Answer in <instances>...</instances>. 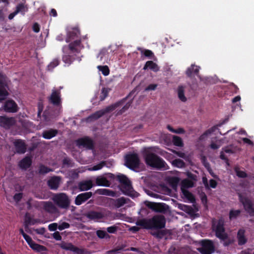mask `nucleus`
<instances>
[{"mask_svg": "<svg viewBox=\"0 0 254 254\" xmlns=\"http://www.w3.org/2000/svg\"><path fill=\"white\" fill-rule=\"evenodd\" d=\"M136 224L146 229H162L165 227L166 220L164 216L157 215L150 219L138 220Z\"/></svg>", "mask_w": 254, "mask_h": 254, "instance_id": "f257e3e1", "label": "nucleus"}, {"mask_svg": "<svg viewBox=\"0 0 254 254\" xmlns=\"http://www.w3.org/2000/svg\"><path fill=\"white\" fill-rule=\"evenodd\" d=\"M143 157L146 164L152 168L160 170L168 169L167 163L160 157L148 150H145Z\"/></svg>", "mask_w": 254, "mask_h": 254, "instance_id": "f03ea898", "label": "nucleus"}, {"mask_svg": "<svg viewBox=\"0 0 254 254\" xmlns=\"http://www.w3.org/2000/svg\"><path fill=\"white\" fill-rule=\"evenodd\" d=\"M109 177L113 179L116 178V180L119 181L121 184L120 190L124 194L131 197H136L138 196L139 193L133 190L131 182L126 176L121 174L115 177L114 174H110Z\"/></svg>", "mask_w": 254, "mask_h": 254, "instance_id": "7ed1b4c3", "label": "nucleus"}, {"mask_svg": "<svg viewBox=\"0 0 254 254\" xmlns=\"http://www.w3.org/2000/svg\"><path fill=\"white\" fill-rule=\"evenodd\" d=\"M52 200L59 208L67 209L70 204V200L65 193L60 192L53 195Z\"/></svg>", "mask_w": 254, "mask_h": 254, "instance_id": "20e7f679", "label": "nucleus"}, {"mask_svg": "<svg viewBox=\"0 0 254 254\" xmlns=\"http://www.w3.org/2000/svg\"><path fill=\"white\" fill-rule=\"evenodd\" d=\"M212 230L215 233V236L219 239H224L227 238V233L225 232L224 221L219 219L218 221H213L212 225Z\"/></svg>", "mask_w": 254, "mask_h": 254, "instance_id": "39448f33", "label": "nucleus"}, {"mask_svg": "<svg viewBox=\"0 0 254 254\" xmlns=\"http://www.w3.org/2000/svg\"><path fill=\"white\" fill-rule=\"evenodd\" d=\"M140 165V159L136 153L127 154L125 157V165L129 169L134 170L138 168Z\"/></svg>", "mask_w": 254, "mask_h": 254, "instance_id": "423d86ee", "label": "nucleus"}, {"mask_svg": "<svg viewBox=\"0 0 254 254\" xmlns=\"http://www.w3.org/2000/svg\"><path fill=\"white\" fill-rule=\"evenodd\" d=\"M199 244L201 247L198 250L201 254H212L215 252V246L212 240H202Z\"/></svg>", "mask_w": 254, "mask_h": 254, "instance_id": "0eeeda50", "label": "nucleus"}, {"mask_svg": "<svg viewBox=\"0 0 254 254\" xmlns=\"http://www.w3.org/2000/svg\"><path fill=\"white\" fill-rule=\"evenodd\" d=\"M239 199L244 206L245 210L251 216H254V204L247 197L244 196L242 193H238Z\"/></svg>", "mask_w": 254, "mask_h": 254, "instance_id": "6e6552de", "label": "nucleus"}, {"mask_svg": "<svg viewBox=\"0 0 254 254\" xmlns=\"http://www.w3.org/2000/svg\"><path fill=\"white\" fill-rule=\"evenodd\" d=\"M81 41L80 39H76L74 41L70 43L68 45L64 46L63 48V52L64 53H67L68 51L70 53H79L80 52V46Z\"/></svg>", "mask_w": 254, "mask_h": 254, "instance_id": "1a4fd4ad", "label": "nucleus"}, {"mask_svg": "<svg viewBox=\"0 0 254 254\" xmlns=\"http://www.w3.org/2000/svg\"><path fill=\"white\" fill-rule=\"evenodd\" d=\"M144 204L148 208L156 212H165L168 207V205L164 203H157L145 201Z\"/></svg>", "mask_w": 254, "mask_h": 254, "instance_id": "9d476101", "label": "nucleus"}, {"mask_svg": "<svg viewBox=\"0 0 254 254\" xmlns=\"http://www.w3.org/2000/svg\"><path fill=\"white\" fill-rule=\"evenodd\" d=\"M76 143L79 147H83L88 150H92L94 148L93 140L88 136L78 138L76 140Z\"/></svg>", "mask_w": 254, "mask_h": 254, "instance_id": "9b49d317", "label": "nucleus"}, {"mask_svg": "<svg viewBox=\"0 0 254 254\" xmlns=\"http://www.w3.org/2000/svg\"><path fill=\"white\" fill-rule=\"evenodd\" d=\"M23 238L29 247L34 251L37 252H42L47 251V249L46 247L36 243L28 235L26 234V235L24 236Z\"/></svg>", "mask_w": 254, "mask_h": 254, "instance_id": "f8f14e48", "label": "nucleus"}, {"mask_svg": "<svg viewBox=\"0 0 254 254\" xmlns=\"http://www.w3.org/2000/svg\"><path fill=\"white\" fill-rule=\"evenodd\" d=\"M49 101L55 106H60L62 104L61 93L60 90H52V93L49 97Z\"/></svg>", "mask_w": 254, "mask_h": 254, "instance_id": "ddd939ff", "label": "nucleus"}, {"mask_svg": "<svg viewBox=\"0 0 254 254\" xmlns=\"http://www.w3.org/2000/svg\"><path fill=\"white\" fill-rule=\"evenodd\" d=\"M60 247L63 250L73 252L76 254H85L84 249H79L71 243L63 242L60 245Z\"/></svg>", "mask_w": 254, "mask_h": 254, "instance_id": "4468645a", "label": "nucleus"}, {"mask_svg": "<svg viewBox=\"0 0 254 254\" xmlns=\"http://www.w3.org/2000/svg\"><path fill=\"white\" fill-rule=\"evenodd\" d=\"M7 85L4 80V76L0 73V102L6 99L8 95L6 90Z\"/></svg>", "mask_w": 254, "mask_h": 254, "instance_id": "2eb2a0df", "label": "nucleus"}, {"mask_svg": "<svg viewBox=\"0 0 254 254\" xmlns=\"http://www.w3.org/2000/svg\"><path fill=\"white\" fill-rule=\"evenodd\" d=\"M93 195V193L91 191L85 192L78 194L74 200V203L76 205H80L86 202Z\"/></svg>", "mask_w": 254, "mask_h": 254, "instance_id": "dca6fc26", "label": "nucleus"}, {"mask_svg": "<svg viewBox=\"0 0 254 254\" xmlns=\"http://www.w3.org/2000/svg\"><path fill=\"white\" fill-rule=\"evenodd\" d=\"M128 200H129L128 198L121 197L117 199L109 198L108 202L110 205L113 206L116 208H119L127 203Z\"/></svg>", "mask_w": 254, "mask_h": 254, "instance_id": "f3484780", "label": "nucleus"}, {"mask_svg": "<svg viewBox=\"0 0 254 254\" xmlns=\"http://www.w3.org/2000/svg\"><path fill=\"white\" fill-rule=\"evenodd\" d=\"M150 234L158 239L160 240L165 237V239L167 240L168 238L166 236H170L172 235V232L169 229H158L155 232H151Z\"/></svg>", "mask_w": 254, "mask_h": 254, "instance_id": "a211bd4d", "label": "nucleus"}, {"mask_svg": "<svg viewBox=\"0 0 254 254\" xmlns=\"http://www.w3.org/2000/svg\"><path fill=\"white\" fill-rule=\"evenodd\" d=\"M43 208L46 212L51 214L55 215L59 213L58 208L51 201L44 202Z\"/></svg>", "mask_w": 254, "mask_h": 254, "instance_id": "6ab92c4d", "label": "nucleus"}, {"mask_svg": "<svg viewBox=\"0 0 254 254\" xmlns=\"http://www.w3.org/2000/svg\"><path fill=\"white\" fill-rule=\"evenodd\" d=\"M4 111L8 113H15L17 111L18 107L16 103L12 100L5 102L3 106Z\"/></svg>", "mask_w": 254, "mask_h": 254, "instance_id": "aec40b11", "label": "nucleus"}, {"mask_svg": "<svg viewBox=\"0 0 254 254\" xmlns=\"http://www.w3.org/2000/svg\"><path fill=\"white\" fill-rule=\"evenodd\" d=\"M86 216L89 219L94 221H98L105 217V215L103 212L94 210L88 211L86 213Z\"/></svg>", "mask_w": 254, "mask_h": 254, "instance_id": "412c9836", "label": "nucleus"}, {"mask_svg": "<svg viewBox=\"0 0 254 254\" xmlns=\"http://www.w3.org/2000/svg\"><path fill=\"white\" fill-rule=\"evenodd\" d=\"M16 152L19 154H24L26 151V145L24 140L16 139L13 142Z\"/></svg>", "mask_w": 254, "mask_h": 254, "instance_id": "4be33fe9", "label": "nucleus"}, {"mask_svg": "<svg viewBox=\"0 0 254 254\" xmlns=\"http://www.w3.org/2000/svg\"><path fill=\"white\" fill-rule=\"evenodd\" d=\"M93 186L91 180L83 181L78 184V189L80 191H86L90 190Z\"/></svg>", "mask_w": 254, "mask_h": 254, "instance_id": "5701e85b", "label": "nucleus"}, {"mask_svg": "<svg viewBox=\"0 0 254 254\" xmlns=\"http://www.w3.org/2000/svg\"><path fill=\"white\" fill-rule=\"evenodd\" d=\"M32 163L31 158L29 156H26L19 161L18 166L21 169L26 170L31 166Z\"/></svg>", "mask_w": 254, "mask_h": 254, "instance_id": "b1692460", "label": "nucleus"}, {"mask_svg": "<svg viewBox=\"0 0 254 254\" xmlns=\"http://www.w3.org/2000/svg\"><path fill=\"white\" fill-rule=\"evenodd\" d=\"M61 178L58 176L52 177L48 181V185L52 190H57L60 185Z\"/></svg>", "mask_w": 254, "mask_h": 254, "instance_id": "393cba45", "label": "nucleus"}, {"mask_svg": "<svg viewBox=\"0 0 254 254\" xmlns=\"http://www.w3.org/2000/svg\"><path fill=\"white\" fill-rule=\"evenodd\" d=\"M80 35V31L78 28H73L71 31L67 33L65 41L67 43L70 42L71 40L79 38Z\"/></svg>", "mask_w": 254, "mask_h": 254, "instance_id": "a878e982", "label": "nucleus"}, {"mask_svg": "<svg viewBox=\"0 0 254 254\" xmlns=\"http://www.w3.org/2000/svg\"><path fill=\"white\" fill-rule=\"evenodd\" d=\"M245 230L244 229H240L237 233V239L239 245H243L247 242V239L245 237Z\"/></svg>", "mask_w": 254, "mask_h": 254, "instance_id": "bb28decb", "label": "nucleus"}, {"mask_svg": "<svg viewBox=\"0 0 254 254\" xmlns=\"http://www.w3.org/2000/svg\"><path fill=\"white\" fill-rule=\"evenodd\" d=\"M58 133V130L56 129H50L45 130L42 132V137L47 139H50L56 136Z\"/></svg>", "mask_w": 254, "mask_h": 254, "instance_id": "cd10ccee", "label": "nucleus"}, {"mask_svg": "<svg viewBox=\"0 0 254 254\" xmlns=\"http://www.w3.org/2000/svg\"><path fill=\"white\" fill-rule=\"evenodd\" d=\"M127 98L123 99V100L119 101L115 104H112L108 107H107L104 110H103L105 112V114L106 113L113 111L118 107L123 104L125 101H126Z\"/></svg>", "mask_w": 254, "mask_h": 254, "instance_id": "c85d7f7f", "label": "nucleus"}, {"mask_svg": "<svg viewBox=\"0 0 254 254\" xmlns=\"http://www.w3.org/2000/svg\"><path fill=\"white\" fill-rule=\"evenodd\" d=\"M199 70V67L194 64H191V66L188 68L186 71L187 75L191 77L193 75H197Z\"/></svg>", "mask_w": 254, "mask_h": 254, "instance_id": "c756f323", "label": "nucleus"}, {"mask_svg": "<svg viewBox=\"0 0 254 254\" xmlns=\"http://www.w3.org/2000/svg\"><path fill=\"white\" fill-rule=\"evenodd\" d=\"M181 190L184 195V197L186 198L191 203H193L195 201V198L192 193L190 192L188 190L181 188Z\"/></svg>", "mask_w": 254, "mask_h": 254, "instance_id": "7c9ffc66", "label": "nucleus"}, {"mask_svg": "<svg viewBox=\"0 0 254 254\" xmlns=\"http://www.w3.org/2000/svg\"><path fill=\"white\" fill-rule=\"evenodd\" d=\"M0 123L4 127L9 128L14 124L15 121L12 118L3 117L1 119Z\"/></svg>", "mask_w": 254, "mask_h": 254, "instance_id": "2f4dec72", "label": "nucleus"}, {"mask_svg": "<svg viewBox=\"0 0 254 254\" xmlns=\"http://www.w3.org/2000/svg\"><path fill=\"white\" fill-rule=\"evenodd\" d=\"M105 115V112H104L103 110H99L95 112L93 114H91L90 116H89L87 119V120L89 122L95 121L99 118H101L103 116Z\"/></svg>", "mask_w": 254, "mask_h": 254, "instance_id": "473e14b6", "label": "nucleus"}, {"mask_svg": "<svg viewBox=\"0 0 254 254\" xmlns=\"http://www.w3.org/2000/svg\"><path fill=\"white\" fill-rule=\"evenodd\" d=\"M105 115V112H104L103 110H99L95 112L93 114H91L90 116H89L87 119V120L89 122L95 121L99 118H101L103 116Z\"/></svg>", "mask_w": 254, "mask_h": 254, "instance_id": "72a5a7b5", "label": "nucleus"}, {"mask_svg": "<svg viewBox=\"0 0 254 254\" xmlns=\"http://www.w3.org/2000/svg\"><path fill=\"white\" fill-rule=\"evenodd\" d=\"M150 69L153 71L157 72L159 70V67L158 65L152 61H148L146 62L143 69Z\"/></svg>", "mask_w": 254, "mask_h": 254, "instance_id": "f704fd0d", "label": "nucleus"}, {"mask_svg": "<svg viewBox=\"0 0 254 254\" xmlns=\"http://www.w3.org/2000/svg\"><path fill=\"white\" fill-rule=\"evenodd\" d=\"M38 222V219L31 217L28 213H26L24 219L26 227H27V226L34 225Z\"/></svg>", "mask_w": 254, "mask_h": 254, "instance_id": "c9c22d12", "label": "nucleus"}, {"mask_svg": "<svg viewBox=\"0 0 254 254\" xmlns=\"http://www.w3.org/2000/svg\"><path fill=\"white\" fill-rule=\"evenodd\" d=\"M96 184L99 186L109 187L110 182L104 177H98L96 179Z\"/></svg>", "mask_w": 254, "mask_h": 254, "instance_id": "e433bc0d", "label": "nucleus"}, {"mask_svg": "<svg viewBox=\"0 0 254 254\" xmlns=\"http://www.w3.org/2000/svg\"><path fill=\"white\" fill-rule=\"evenodd\" d=\"M137 50L140 52L142 55H144L145 57H147L149 59H152L154 57V53L150 50H144L141 48H138Z\"/></svg>", "mask_w": 254, "mask_h": 254, "instance_id": "4c0bfd02", "label": "nucleus"}, {"mask_svg": "<svg viewBox=\"0 0 254 254\" xmlns=\"http://www.w3.org/2000/svg\"><path fill=\"white\" fill-rule=\"evenodd\" d=\"M185 90L183 86H179L178 88V95L179 99L182 102H186L187 98L185 96Z\"/></svg>", "mask_w": 254, "mask_h": 254, "instance_id": "58836bf2", "label": "nucleus"}, {"mask_svg": "<svg viewBox=\"0 0 254 254\" xmlns=\"http://www.w3.org/2000/svg\"><path fill=\"white\" fill-rule=\"evenodd\" d=\"M69 54H70V52L69 53L68 52L67 53H64L62 58L63 62L67 64H70L74 60V58Z\"/></svg>", "mask_w": 254, "mask_h": 254, "instance_id": "ea45409f", "label": "nucleus"}, {"mask_svg": "<svg viewBox=\"0 0 254 254\" xmlns=\"http://www.w3.org/2000/svg\"><path fill=\"white\" fill-rule=\"evenodd\" d=\"M95 193L100 195L111 196L114 193L112 190L106 189H100L96 190Z\"/></svg>", "mask_w": 254, "mask_h": 254, "instance_id": "a19ab883", "label": "nucleus"}, {"mask_svg": "<svg viewBox=\"0 0 254 254\" xmlns=\"http://www.w3.org/2000/svg\"><path fill=\"white\" fill-rule=\"evenodd\" d=\"M27 10V8L25 6L24 4L20 3L17 5L15 11L17 14L20 13L22 15H24Z\"/></svg>", "mask_w": 254, "mask_h": 254, "instance_id": "79ce46f5", "label": "nucleus"}, {"mask_svg": "<svg viewBox=\"0 0 254 254\" xmlns=\"http://www.w3.org/2000/svg\"><path fill=\"white\" fill-rule=\"evenodd\" d=\"M172 142L174 145L177 146L182 147L184 145L182 139L178 136L174 135L173 136Z\"/></svg>", "mask_w": 254, "mask_h": 254, "instance_id": "37998d69", "label": "nucleus"}, {"mask_svg": "<svg viewBox=\"0 0 254 254\" xmlns=\"http://www.w3.org/2000/svg\"><path fill=\"white\" fill-rule=\"evenodd\" d=\"M172 163L174 166L180 168H184L186 166L184 161L181 159H175L172 161Z\"/></svg>", "mask_w": 254, "mask_h": 254, "instance_id": "c03bdc74", "label": "nucleus"}, {"mask_svg": "<svg viewBox=\"0 0 254 254\" xmlns=\"http://www.w3.org/2000/svg\"><path fill=\"white\" fill-rule=\"evenodd\" d=\"M179 181L180 179L179 178L174 177L169 179V183L172 189H176L177 188Z\"/></svg>", "mask_w": 254, "mask_h": 254, "instance_id": "a18cd8bd", "label": "nucleus"}, {"mask_svg": "<svg viewBox=\"0 0 254 254\" xmlns=\"http://www.w3.org/2000/svg\"><path fill=\"white\" fill-rule=\"evenodd\" d=\"M215 129L216 127L214 126L206 130L202 135L199 136V139L200 140H204L209 134L213 133L215 130Z\"/></svg>", "mask_w": 254, "mask_h": 254, "instance_id": "49530a36", "label": "nucleus"}, {"mask_svg": "<svg viewBox=\"0 0 254 254\" xmlns=\"http://www.w3.org/2000/svg\"><path fill=\"white\" fill-rule=\"evenodd\" d=\"M53 171V170L44 165H41L39 168V173L40 174H46L50 172Z\"/></svg>", "mask_w": 254, "mask_h": 254, "instance_id": "de8ad7c7", "label": "nucleus"}, {"mask_svg": "<svg viewBox=\"0 0 254 254\" xmlns=\"http://www.w3.org/2000/svg\"><path fill=\"white\" fill-rule=\"evenodd\" d=\"M110 91V89L109 88H102L101 90V94L100 97V101H103L108 96V94Z\"/></svg>", "mask_w": 254, "mask_h": 254, "instance_id": "09e8293b", "label": "nucleus"}, {"mask_svg": "<svg viewBox=\"0 0 254 254\" xmlns=\"http://www.w3.org/2000/svg\"><path fill=\"white\" fill-rule=\"evenodd\" d=\"M241 212L240 210H231L229 212V219L232 220L236 218L240 215Z\"/></svg>", "mask_w": 254, "mask_h": 254, "instance_id": "8fccbe9b", "label": "nucleus"}, {"mask_svg": "<svg viewBox=\"0 0 254 254\" xmlns=\"http://www.w3.org/2000/svg\"><path fill=\"white\" fill-rule=\"evenodd\" d=\"M60 64V61L57 59H55L51 62L47 66L48 70H52L55 67L58 66Z\"/></svg>", "mask_w": 254, "mask_h": 254, "instance_id": "3c124183", "label": "nucleus"}, {"mask_svg": "<svg viewBox=\"0 0 254 254\" xmlns=\"http://www.w3.org/2000/svg\"><path fill=\"white\" fill-rule=\"evenodd\" d=\"M97 68L104 75L107 76L109 74L110 70L107 65H99Z\"/></svg>", "mask_w": 254, "mask_h": 254, "instance_id": "603ef678", "label": "nucleus"}, {"mask_svg": "<svg viewBox=\"0 0 254 254\" xmlns=\"http://www.w3.org/2000/svg\"><path fill=\"white\" fill-rule=\"evenodd\" d=\"M221 241L223 242V245L225 246H228L230 244L233 243V240L228 237V234H227V238L224 239H220Z\"/></svg>", "mask_w": 254, "mask_h": 254, "instance_id": "864d4df0", "label": "nucleus"}, {"mask_svg": "<svg viewBox=\"0 0 254 254\" xmlns=\"http://www.w3.org/2000/svg\"><path fill=\"white\" fill-rule=\"evenodd\" d=\"M106 161H101L100 163L94 166L93 167V170L95 171L100 170L102 169L104 166H106Z\"/></svg>", "mask_w": 254, "mask_h": 254, "instance_id": "5fc2aeb1", "label": "nucleus"}, {"mask_svg": "<svg viewBox=\"0 0 254 254\" xmlns=\"http://www.w3.org/2000/svg\"><path fill=\"white\" fill-rule=\"evenodd\" d=\"M58 229L60 231H62L65 229L69 228L70 225L69 223L64 222L59 225H58Z\"/></svg>", "mask_w": 254, "mask_h": 254, "instance_id": "6e6d98bb", "label": "nucleus"}, {"mask_svg": "<svg viewBox=\"0 0 254 254\" xmlns=\"http://www.w3.org/2000/svg\"><path fill=\"white\" fill-rule=\"evenodd\" d=\"M72 161L68 157H65L63 160V165L67 167L71 166Z\"/></svg>", "mask_w": 254, "mask_h": 254, "instance_id": "4d7b16f0", "label": "nucleus"}, {"mask_svg": "<svg viewBox=\"0 0 254 254\" xmlns=\"http://www.w3.org/2000/svg\"><path fill=\"white\" fill-rule=\"evenodd\" d=\"M96 235L100 239H104L106 235H108L106 232L103 230H97L96 231Z\"/></svg>", "mask_w": 254, "mask_h": 254, "instance_id": "13d9d810", "label": "nucleus"}, {"mask_svg": "<svg viewBox=\"0 0 254 254\" xmlns=\"http://www.w3.org/2000/svg\"><path fill=\"white\" fill-rule=\"evenodd\" d=\"M118 230V227L114 225L110 227H108L107 228V231L111 234H114Z\"/></svg>", "mask_w": 254, "mask_h": 254, "instance_id": "bf43d9fd", "label": "nucleus"}, {"mask_svg": "<svg viewBox=\"0 0 254 254\" xmlns=\"http://www.w3.org/2000/svg\"><path fill=\"white\" fill-rule=\"evenodd\" d=\"M23 197V193L21 192L16 193L13 196V199L16 202H18L21 200Z\"/></svg>", "mask_w": 254, "mask_h": 254, "instance_id": "052dcab7", "label": "nucleus"}, {"mask_svg": "<svg viewBox=\"0 0 254 254\" xmlns=\"http://www.w3.org/2000/svg\"><path fill=\"white\" fill-rule=\"evenodd\" d=\"M58 224L57 223H53L49 225L48 229L50 231H55L58 229Z\"/></svg>", "mask_w": 254, "mask_h": 254, "instance_id": "680f3d73", "label": "nucleus"}, {"mask_svg": "<svg viewBox=\"0 0 254 254\" xmlns=\"http://www.w3.org/2000/svg\"><path fill=\"white\" fill-rule=\"evenodd\" d=\"M131 101L128 102L127 103L120 111V113L121 114L124 113L125 111H126L129 107L130 106V105L131 104Z\"/></svg>", "mask_w": 254, "mask_h": 254, "instance_id": "e2e57ef3", "label": "nucleus"}, {"mask_svg": "<svg viewBox=\"0 0 254 254\" xmlns=\"http://www.w3.org/2000/svg\"><path fill=\"white\" fill-rule=\"evenodd\" d=\"M53 237L55 240L57 241H61L62 239L60 232L58 231H56L55 233H54L53 234Z\"/></svg>", "mask_w": 254, "mask_h": 254, "instance_id": "0e129e2a", "label": "nucleus"}, {"mask_svg": "<svg viewBox=\"0 0 254 254\" xmlns=\"http://www.w3.org/2000/svg\"><path fill=\"white\" fill-rule=\"evenodd\" d=\"M157 86L156 84H150L145 88L146 91L155 90Z\"/></svg>", "mask_w": 254, "mask_h": 254, "instance_id": "69168bd1", "label": "nucleus"}, {"mask_svg": "<svg viewBox=\"0 0 254 254\" xmlns=\"http://www.w3.org/2000/svg\"><path fill=\"white\" fill-rule=\"evenodd\" d=\"M202 162L203 163V165L206 169H210V165L209 163L206 161V159L205 157H203L202 158Z\"/></svg>", "mask_w": 254, "mask_h": 254, "instance_id": "338daca9", "label": "nucleus"}, {"mask_svg": "<svg viewBox=\"0 0 254 254\" xmlns=\"http://www.w3.org/2000/svg\"><path fill=\"white\" fill-rule=\"evenodd\" d=\"M209 186L211 188L215 189L217 186V183L215 180L211 179L209 180Z\"/></svg>", "mask_w": 254, "mask_h": 254, "instance_id": "774afa93", "label": "nucleus"}]
</instances>
